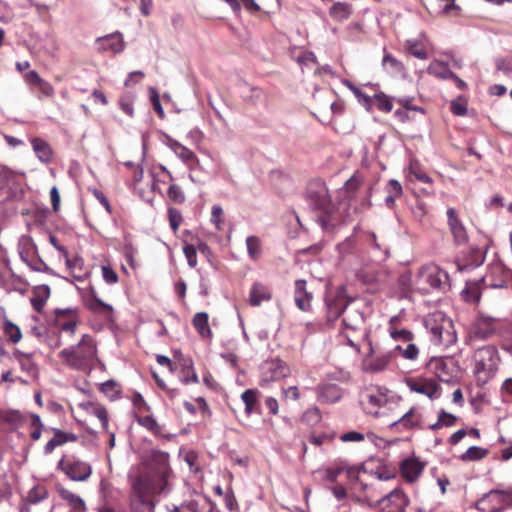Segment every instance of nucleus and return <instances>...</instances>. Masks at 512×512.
Returning a JSON list of instances; mask_svg holds the SVG:
<instances>
[{
    "mask_svg": "<svg viewBox=\"0 0 512 512\" xmlns=\"http://www.w3.org/2000/svg\"><path fill=\"white\" fill-rule=\"evenodd\" d=\"M134 100H135V95L133 93L123 94L119 99L120 108L129 117L134 116V108H133Z\"/></svg>",
    "mask_w": 512,
    "mask_h": 512,
    "instance_id": "obj_48",
    "label": "nucleus"
},
{
    "mask_svg": "<svg viewBox=\"0 0 512 512\" xmlns=\"http://www.w3.org/2000/svg\"><path fill=\"white\" fill-rule=\"evenodd\" d=\"M17 174L7 167H0V189H5L16 180Z\"/></svg>",
    "mask_w": 512,
    "mask_h": 512,
    "instance_id": "obj_52",
    "label": "nucleus"
},
{
    "mask_svg": "<svg viewBox=\"0 0 512 512\" xmlns=\"http://www.w3.org/2000/svg\"><path fill=\"white\" fill-rule=\"evenodd\" d=\"M424 326L431 335V341L438 346L448 347L456 341L452 331V322L441 312H435L424 318Z\"/></svg>",
    "mask_w": 512,
    "mask_h": 512,
    "instance_id": "obj_6",
    "label": "nucleus"
},
{
    "mask_svg": "<svg viewBox=\"0 0 512 512\" xmlns=\"http://www.w3.org/2000/svg\"><path fill=\"white\" fill-rule=\"evenodd\" d=\"M485 259V255L482 250L473 248L470 251L469 257L465 262L457 261V269L460 272H466L474 268L479 267Z\"/></svg>",
    "mask_w": 512,
    "mask_h": 512,
    "instance_id": "obj_29",
    "label": "nucleus"
},
{
    "mask_svg": "<svg viewBox=\"0 0 512 512\" xmlns=\"http://www.w3.org/2000/svg\"><path fill=\"white\" fill-rule=\"evenodd\" d=\"M138 423L151 431L153 434L161 435L162 428L152 416H144L138 419Z\"/></svg>",
    "mask_w": 512,
    "mask_h": 512,
    "instance_id": "obj_49",
    "label": "nucleus"
},
{
    "mask_svg": "<svg viewBox=\"0 0 512 512\" xmlns=\"http://www.w3.org/2000/svg\"><path fill=\"white\" fill-rule=\"evenodd\" d=\"M427 71L429 74L440 79H450V77H455V74L449 69L448 64L439 60L432 61L429 64Z\"/></svg>",
    "mask_w": 512,
    "mask_h": 512,
    "instance_id": "obj_33",
    "label": "nucleus"
},
{
    "mask_svg": "<svg viewBox=\"0 0 512 512\" xmlns=\"http://www.w3.org/2000/svg\"><path fill=\"white\" fill-rule=\"evenodd\" d=\"M362 179L358 174H354L350 179L345 182L343 187V194L349 198H354L355 193L361 189Z\"/></svg>",
    "mask_w": 512,
    "mask_h": 512,
    "instance_id": "obj_42",
    "label": "nucleus"
},
{
    "mask_svg": "<svg viewBox=\"0 0 512 512\" xmlns=\"http://www.w3.org/2000/svg\"><path fill=\"white\" fill-rule=\"evenodd\" d=\"M246 247L249 257L257 260L261 255V241L256 236H248L246 238Z\"/></svg>",
    "mask_w": 512,
    "mask_h": 512,
    "instance_id": "obj_44",
    "label": "nucleus"
},
{
    "mask_svg": "<svg viewBox=\"0 0 512 512\" xmlns=\"http://www.w3.org/2000/svg\"><path fill=\"white\" fill-rule=\"evenodd\" d=\"M51 430L54 432V437L50 439L44 447V453L47 455L51 454L56 447L76 440L74 434H67L58 428H52Z\"/></svg>",
    "mask_w": 512,
    "mask_h": 512,
    "instance_id": "obj_28",
    "label": "nucleus"
},
{
    "mask_svg": "<svg viewBox=\"0 0 512 512\" xmlns=\"http://www.w3.org/2000/svg\"><path fill=\"white\" fill-rule=\"evenodd\" d=\"M487 454V449L478 446H471L461 455V459L463 461H477L483 459Z\"/></svg>",
    "mask_w": 512,
    "mask_h": 512,
    "instance_id": "obj_45",
    "label": "nucleus"
},
{
    "mask_svg": "<svg viewBox=\"0 0 512 512\" xmlns=\"http://www.w3.org/2000/svg\"><path fill=\"white\" fill-rule=\"evenodd\" d=\"M495 64L498 71H502L505 74H512V59L498 58L496 59Z\"/></svg>",
    "mask_w": 512,
    "mask_h": 512,
    "instance_id": "obj_64",
    "label": "nucleus"
},
{
    "mask_svg": "<svg viewBox=\"0 0 512 512\" xmlns=\"http://www.w3.org/2000/svg\"><path fill=\"white\" fill-rule=\"evenodd\" d=\"M272 297V292L269 286L261 283H253L249 293V303L251 306H260L263 302L269 301Z\"/></svg>",
    "mask_w": 512,
    "mask_h": 512,
    "instance_id": "obj_24",
    "label": "nucleus"
},
{
    "mask_svg": "<svg viewBox=\"0 0 512 512\" xmlns=\"http://www.w3.org/2000/svg\"><path fill=\"white\" fill-rule=\"evenodd\" d=\"M387 421L388 427L396 432H404L415 428H422V413L419 408L412 407L402 415L391 414Z\"/></svg>",
    "mask_w": 512,
    "mask_h": 512,
    "instance_id": "obj_10",
    "label": "nucleus"
},
{
    "mask_svg": "<svg viewBox=\"0 0 512 512\" xmlns=\"http://www.w3.org/2000/svg\"><path fill=\"white\" fill-rule=\"evenodd\" d=\"M18 253L22 261L29 260L36 253V247L31 237L23 235L18 241Z\"/></svg>",
    "mask_w": 512,
    "mask_h": 512,
    "instance_id": "obj_34",
    "label": "nucleus"
},
{
    "mask_svg": "<svg viewBox=\"0 0 512 512\" xmlns=\"http://www.w3.org/2000/svg\"><path fill=\"white\" fill-rule=\"evenodd\" d=\"M167 196L169 200L177 204H182L186 199L183 190L176 184H171L169 186Z\"/></svg>",
    "mask_w": 512,
    "mask_h": 512,
    "instance_id": "obj_54",
    "label": "nucleus"
},
{
    "mask_svg": "<svg viewBox=\"0 0 512 512\" xmlns=\"http://www.w3.org/2000/svg\"><path fill=\"white\" fill-rule=\"evenodd\" d=\"M398 400L391 391L379 386L368 387L360 394L364 412L374 417L390 418L398 406Z\"/></svg>",
    "mask_w": 512,
    "mask_h": 512,
    "instance_id": "obj_3",
    "label": "nucleus"
},
{
    "mask_svg": "<svg viewBox=\"0 0 512 512\" xmlns=\"http://www.w3.org/2000/svg\"><path fill=\"white\" fill-rule=\"evenodd\" d=\"M208 314L206 312H198L193 317V325L197 332L203 338H210L212 331L208 324Z\"/></svg>",
    "mask_w": 512,
    "mask_h": 512,
    "instance_id": "obj_35",
    "label": "nucleus"
},
{
    "mask_svg": "<svg viewBox=\"0 0 512 512\" xmlns=\"http://www.w3.org/2000/svg\"><path fill=\"white\" fill-rule=\"evenodd\" d=\"M88 307L90 310L95 312H99L101 309L107 310L109 312L113 310L111 305L104 303L97 297H93V299L88 302Z\"/></svg>",
    "mask_w": 512,
    "mask_h": 512,
    "instance_id": "obj_63",
    "label": "nucleus"
},
{
    "mask_svg": "<svg viewBox=\"0 0 512 512\" xmlns=\"http://www.w3.org/2000/svg\"><path fill=\"white\" fill-rule=\"evenodd\" d=\"M85 408L88 413L96 416L99 419V421L101 422V426L104 430L108 429V415L104 406L97 403L88 402L87 404H85Z\"/></svg>",
    "mask_w": 512,
    "mask_h": 512,
    "instance_id": "obj_39",
    "label": "nucleus"
},
{
    "mask_svg": "<svg viewBox=\"0 0 512 512\" xmlns=\"http://www.w3.org/2000/svg\"><path fill=\"white\" fill-rule=\"evenodd\" d=\"M425 35L421 34L420 39H408L405 42L406 50L414 57L425 60L428 58L426 46L424 43Z\"/></svg>",
    "mask_w": 512,
    "mask_h": 512,
    "instance_id": "obj_30",
    "label": "nucleus"
},
{
    "mask_svg": "<svg viewBox=\"0 0 512 512\" xmlns=\"http://www.w3.org/2000/svg\"><path fill=\"white\" fill-rule=\"evenodd\" d=\"M512 504V490H492L485 494L476 504L481 512H501Z\"/></svg>",
    "mask_w": 512,
    "mask_h": 512,
    "instance_id": "obj_12",
    "label": "nucleus"
},
{
    "mask_svg": "<svg viewBox=\"0 0 512 512\" xmlns=\"http://www.w3.org/2000/svg\"><path fill=\"white\" fill-rule=\"evenodd\" d=\"M509 271L501 262H493L489 265L488 272L480 278L479 283L490 288H505L508 285Z\"/></svg>",
    "mask_w": 512,
    "mask_h": 512,
    "instance_id": "obj_14",
    "label": "nucleus"
},
{
    "mask_svg": "<svg viewBox=\"0 0 512 512\" xmlns=\"http://www.w3.org/2000/svg\"><path fill=\"white\" fill-rule=\"evenodd\" d=\"M401 473L409 481H415L422 473L424 464L416 458H408L401 463Z\"/></svg>",
    "mask_w": 512,
    "mask_h": 512,
    "instance_id": "obj_25",
    "label": "nucleus"
},
{
    "mask_svg": "<svg viewBox=\"0 0 512 512\" xmlns=\"http://www.w3.org/2000/svg\"><path fill=\"white\" fill-rule=\"evenodd\" d=\"M31 418V428L33 429L30 433V437L33 441H37L41 438L42 430L44 428V424L41 421V418L38 414L30 413Z\"/></svg>",
    "mask_w": 512,
    "mask_h": 512,
    "instance_id": "obj_47",
    "label": "nucleus"
},
{
    "mask_svg": "<svg viewBox=\"0 0 512 512\" xmlns=\"http://www.w3.org/2000/svg\"><path fill=\"white\" fill-rule=\"evenodd\" d=\"M163 143L172 150V152L187 166L188 169L192 170L199 165V159L196 154L179 141L165 134Z\"/></svg>",
    "mask_w": 512,
    "mask_h": 512,
    "instance_id": "obj_15",
    "label": "nucleus"
},
{
    "mask_svg": "<svg viewBox=\"0 0 512 512\" xmlns=\"http://www.w3.org/2000/svg\"><path fill=\"white\" fill-rule=\"evenodd\" d=\"M149 94H150V101L152 103V106L154 108V110L156 111V113L158 114V116L160 118H164L165 117V113H164V110L162 108V105L160 103V97H159V94L157 92V90L153 87H150L149 88Z\"/></svg>",
    "mask_w": 512,
    "mask_h": 512,
    "instance_id": "obj_57",
    "label": "nucleus"
},
{
    "mask_svg": "<svg viewBox=\"0 0 512 512\" xmlns=\"http://www.w3.org/2000/svg\"><path fill=\"white\" fill-rule=\"evenodd\" d=\"M390 359V353H385L376 357L366 358L364 362L365 368L366 370L374 373L383 371L390 362Z\"/></svg>",
    "mask_w": 512,
    "mask_h": 512,
    "instance_id": "obj_32",
    "label": "nucleus"
},
{
    "mask_svg": "<svg viewBox=\"0 0 512 512\" xmlns=\"http://www.w3.org/2000/svg\"><path fill=\"white\" fill-rule=\"evenodd\" d=\"M318 400L322 403L332 404L342 397V389L336 384L323 383L316 388Z\"/></svg>",
    "mask_w": 512,
    "mask_h": 512,
    "instance_id": "obj_22",
    "label": "nucleus"
},
{
    "mask_svg": "<svg viewBox=\"0 0 512 512\" xmlns=\"http://www.w3.org/2000/svg\"><path fill=\"white\" fill-rule=\"evenodd\" d=\"M184 255L187 259L188 265L191 268L196 267L197 265V250L193 245H186L183 248Z\"/></svg>",
    "mask_w": 512,
    "mask_h": 512,
    "instance_id": "obj_61",
    "label": "nucleus"
},
{
    "mask_svg": "<svg viewBox=\"0 0 512 512\" xmlns=\"http://www.w3.org/2000/svg\"><path fill=\"white\" fill-rule=\"evenodd\" d=\"M267 372H270L271 380H279L289 374V368L286 363L281 360H272L265 365Z\"/></svg>",
    "mask_w": 512,
    "mask_h": 512,
    "instance_id": "obj_31",
    "label": "nucleus"
},
{
    "mask_svg": "<svg viewBox=\"0 0 512 512\" xmlns=\"http://www.w3.org/2000/svg\"><path fill=\"white\" fill-rule=\"evenodd\" d=\"M366 336L363 330H359L357 332H353L351 330L344 329L341 332V343L347 344L353 347L356 351H359V342Z\"/></svg>",
    "mask_w": 512,
    "mask_h": 512,
    "instance_id": "obj_38",
    "label": "nucleus"
},
{
    "mask_svg": "<svg viewBox=\"0 0 512 512\" xmlns=\"http://www.w3.org/2000/svg\"><path fill=\"white\" fill-rule=\"evenodd\" d=\"M372 105H375L379 110L384 112H390L393 108L391 100L383 93L375 94L373 96Z\"/></svg>",
    "mask_w": 512,
    "mask_h": 512,
    "instance_id": "obj_51",
    "label": "nucleus"
},
{
    "mask_svg": "<svg viewBox=\"0 0 512 512\" xmlns=\"http://www.w3.org/2000/svg\"><path fill=\"white\" fill-rule=\"evenodd\" d=\"M23 262L26 263L32 270L37 272L48 270V266L45 264V262L35 254L32 257H29V260Z\"/></svg>",
    "mask_w": 512,
    "mask_h": 512,
    "instance_id": "obj_58",
    "label": "nucleus"
},
{
    "mask_svg": "<svg viewBox=\"0 0 512 512\" xmlns=\"http://www.w3.org/2000/svg\"><path fill=\"white\" fill-rule=\"evenodd\" d=\"M407 386L412 392L423 394L431 400L439 398L441 394L439 384L432 378L409 379Z\"/></svg>",
    "mask_w": 512,
    "mask_h": 512,
    "instance_id": "obj_17",
    "label": "nucleus"
},
{
    "mask_svg": "<svg viewBox=\"0 0 512 512\" xmlns=\"http://www.w3.org/2000/svg\"><path fill=\"white\" fill-rule=\"evenodd\" d=\"M448 225L453 235L454 241L457 245H463L468 240L466 229L458 218L456 210L454 208H448L447 210Z\"/></svg>",
    "mask_w": 512,
    "mask_h": 512,
    "instance_id": "obj_20",
    "label": "nucleus"
},
{
    "mask_svg": "<svg viewBox=\"0 0 512 512\" xmlns=\"http://www.w3.org/2000/svg\"><path fill=\"white\" fill-rule=\"evenodd\" d=\"M97 49L100 52L120 53L124 50V41L120 33H112L96 40Z\"/></svg>",
    "mask_w": 512,
    "mask_h": 512,
    "instance_id": "obj_19",
    "label": "nucleus"
},
{
    "mask_svg": "<svg viewBox=\"0 0 512 512\" xmlns=\"http://www.w3.org/2000/svg\"><path fill=\"white\" fill-rule=\"evenodd\" d=\"M350 301L347 300L345 290L339 288L335 293L328 294L326 297V312L328 322H333L339 316H342L345 308Z\"/></svg>",
    "mask_w": 512,
    "mask_h": 512,
    "instance_id": "obj_16",
    "label": "nucleus"
},
{
    "mask_svg": "<svg viewBox=\"0 0 512 512\" xmlns=\"http://www.w3.org/2000/svg\"><path fill=\"white\" fill-rule=\"evenodd\" d=\"M355 244L354 236L347 237L343 242L337 245V250L341 256H345L350 253Z\"/></svg>",
    "mask_w": 512,
    "mask_h": 512,
    "instance_id": "obj_62",
    "label": "nucleus"
},
{
    "mask_svg": "<svg viewBox=\"0 0 512 512\" xmlns=\"http://www.w3.org/2000/svg\"><path fill=\"white\" fill-rule=\"evenodd\" d=\"M382 66L391 75L402 74L405 70L403 63L389 53L384 54Z\"/></svg>",
    "mask_w": 512,
    "mask_h": 512,
    "instance_id": "obj_37",
    "label": "nucleus"
},
{
    "mask_svg": "<svg viewBox=\"0 0 512 512\" xmlns=\"http://www.w3.org/2000/svg\"><path fill=\"white\" fill-rule=\"evenodd\" d=\"M11 358L15 360L21 368V371L26 373V375L30 379H35L38 376V367L33 360V355L31 353H24L18 349H16Z\"/></svg>",
    "mask_w": 512,
    "mask_h": 512,
    "instance_id": "obj_21",
    "label": "nucleus"
},
{
    "mask_svg": "<svg viewBox=\"0 0 512 512\" xmlns=\"http://www.w3.org/2000/svg\"><path fill=\"white\" fill-rule=\"evenodd\" d=\"M0 421L8 424L11 429L15 430L25 423L26 417L19 410L0 408Z\"/></svg>",
    "mask_w": 512,
    "mask_h": 512,
    "instance_id": "obj_27",
    "label": "nucleus"
},
{
    "mask_svg": "<svg viewBox=\"0 0 512 512\" xmlns=\"http://www.w3.org/2000/svg\"><path fill=\"white\" fill-rule=\"evenodd\" d=\"M294 300L296 306L302 311H308L311 307L312 294L306 289V281L299 279L295 281Z\"/></svg>",
    "mask_w": 512,
    "mask_h": 512,
    "instance_id": "obj_23",
    "label": "nucleus"
},
{
    "mask_svg": "<svg viewBox=\"0 0 512 512\" xmlns=\"http://www.w3.org/2000/svg\"><path fill=\"white\" fill-rule=\"evenodd\" d=\"M500 328V320L484 313H478L468 330V341L473 344L477 341L490 339L496 335Z\"/></svg>",
    "mask_w": 512,
    "mask_h": 512,
    "instance_id": "obj_7",
    "label": "nucleus"
},
{
    "mask_svg": "<svg viewBox=\"0 0 512 512\" xmlns=\"http://www.w3.org/2000/svg\"><path fill=\"white\" fill-rule=\"evenodd\" d=\"M2 330L8 340L14 344L18 343L22 339V332L20 328L7 318L3 321Z\"/></svg>",
    "mask_w": 512,
    "mask_h": 512,
    "instance_id": "obj_40",
    "label": "nucleus"
},
{
    "mask_svg": "<svg viewBox=\"0 0 512 512\" xmlns=\"http://www.w3.org/2000/svg\"><path fill=\"white\" fill-rule=\"evenodd\" d=\"M168 217L170 227L174 232H176L183 220L181 212L178 209L171 207L168 209Z\"/></svg>",
    "mask_w": 512,
    "mask_h": 512,
    "instance_id": "obj_56",
    "label": "nucleus"
},
{
    "mask_svg": "<svg viewBox=\"0 0 512 512\" xmlns=\"http://www.w3.org/2000/svg\"><path fill=\"white\" fill-rule=\"evenodd\" d=\"M433 367L435 370V374L440 381L448 382L450 379V374L447 371V363L443 359H437L433 363Z\"/></svg>",
    "mask_w": 512,
    "mask_h": 512,
    "instance_id": "obj_53",
    "label": "nucleus"
},
{
    "mask_svg": "<svg viewBox=\"0 0 512 512\" xmlns=\"http://www.w3.org/2000/svg\"><path fill=\"white\" fill-rule=\"evenodd\" d=\"M32 149L38 160L44 164L50 163L52 160L53 150L49 143L39 137L31 139Z\"/></svg>",
    "mask_w": 512,
    "mask_h": 512,
    "instance_id": "obj_26",
    "label": "nucleus"
},
{
    "mask_svg": "<svg viewBox=\"0 0 512 512\" xmlns=\"http://www.w3.org/2000/svg\"><path fill=\"white\" fill-rule=\"evenodd\" d=\"M478 285V282H467V286L463 290V295L466 301L478 302L480 300V291Z\"/></svg>",
    "mask_w": 512,
    "mask_h": 512,
    "instance_id": "obj_50",
    "label": "nucleus"
},
{
    "mask_svg": "<svg viewBox=\"0 0 512 512\" xmlns=\"http://www.w3.org/2000/svg\"><path fill=\"white\" fill-rule=\"evenodd\" d=\"M363 503L371 509L380 507L383 512H404L409 504V499L401 489L396 488L375 502L365 499Z\"/></svg>",
    "mask_w": 512,
    "mask_h": 512,
    "instance_id": "obj_9",
    "label": "nucleus"
},
{
    "mask_svg": "<svg viewBox=\"0 0 512 512\" xmlns=\"http://www.w3.org/2000/svg\"><path fill=\"white\" fill-rule=\"evenodd\" d=\"M258 391L255 389H247L242 395L241 399L245 404V412L247 415H251L256 411Z\"/></svg>",
    "mask_w": 512,
    "mask_h": 512,
    "instance_id": "obj_41",
    "label": "nucleus"
},
{
    "mask_svg": "<svg viewBox=\"0 0 512 512\" xmlns=\"http://www.w3.org/2000/svg\"><path fill=\"white\" fill-rule=\"evenodd\" d=\"M172 476L167 452L152 450L143 456L141 463L133 465L127 474L131 512H154L151 497L168 494L172 489Z\"/></svg>",
    "mask_w": 512,
    "mask_h": 512,
    "instance_id": "obj_1",
    "label": "nucleus"
},
{
    "mask_svg": "<svg viewBox=\"0 0 512 512\" xmlns=\"http://www.w3.org/2000/svg\"><path fill=\"white\" fill-rule=\"evenodd\" d=\"M305 199L312 210L318 211L322 214L318 216V222L322 228L327 229L330 225H333L330 217L333 206L329 197L328 189L323 182H311L307 187Z\"/></svg>",
    "mask_w": 512,
    "mask_h": 512,
    "instance_id": "obj_4",
    "label": "nucleus"
},
{
    "mask_svg": "<svg viewBox=\"0 0 512 512\" xmlns=\"http://www.w3.org/2000/svg\"><path fill=\"white\" fill-rule=\"evenodd\" d=\"M475 373L479 378L486 381L492 377L497 370L499 357L495 346L485 345L478 348L474 354Z\"/></svg>",
    "mask_w": 512,
    "mask_h": 512,
    "instance_id": "obj_8",
    "label": "nucleus"
},
{
    "mask_svg": "<svg viewBox=\"0 0 512 512\" xmlns=\"http://www.w3.org/2000/svg\"><path fill=\"white\" fill-rule=\"evenodd\" d=\"M344 329L357 332L363 330L364 314L358 303L350 301L342 314Z\"/></svg>",
    "mask_w": 512,
    "mask_h": 512,
    "instance_id": "obj_18",
    "label": "nucleus"
},
{
    "mask_svg": "<svg viewBox=\"0 0 512 512\" xmlns=\"http://www.w3.org/2000/svg\"><path fill=\"white\" fill-rule=\"evenodd\" d=\"M58 469L70 480L76 482H85L92 474L91 465L75 457L62 458L58 462Z\"/></svg>",
    "mask_w": 512,
    "mask_h": 512,
    "instance_id": "obj_11",
    "label": "nucleus"
},
{
    "mask_svg": "<svg viewBox=\"0 0 512 512\" xmlns=\"http://www.w3.org/2000/svg\"><path fill=\"white\" fill-rule=\"evenodd\" d=\"M448 273L434 264L423 266L414 282L413 287L415 290L422 294H428L433 290H445L449 286Z\"/></svg>",
    "mask_w": 512,
    "mask_h": 512,
    "instance_id": "obj_5",
    "label": "nucleus"
},
{
    "mask_svg": "<svg viewBox=\"0 0 512 512\" xmlns=\"http://www.w3.org/2000/svg\"><path fill=\"white\" fill-rule=\"evenodd\" d=\"M446 411L441 410L436 423L429 426L431 430H438L442 427L453 426L456 422V417H450V422H445Z\"/></svg>",
    "mask_w": 512,
    "mask_h": 512,
    "instance_id": "obj_60",
    "label": "nucleus"
},
{
    "mask_svg": "<svg viewBox=\"0 0 512 512\" xmlns=\"http://www.w3.org/2000/svg\"><path fill=\"white\" fill-rule=\"evenodd\" d=\"M211 222L215 225L218 231H221L224 226L223 209L220 205H213L211 209Z\"/></svg>",
    "mask_w": 512,
    "mask_h": 512,
    "instance_id": "obj_55",
    "label": "nucleus"
},
{
    "mask_svg": "<svg viewBox=\"0 0 512 512\" xmlns=\"http://www.w3.org/2000/svg\"><path fill=\"white\" fill-rule=\"evenodd\" d=\"M394 351L399 352V354L407 360H415L419 354V349L416 347V345L410 342H407L405 347L402 345H396Z\"/></svg>",
    "mask_w": 512,
    "mask_h": 512,
    "instance_id": "obj_46",
    "label": "nucleus"
},
{
    "mask_svg": "<svg viewBox=\"0 0 512 512\" xmlns=\"http://www.w3.org/2000/svg\"><path fill=\"white\" fill-rule=\"evenodd\" d=\"M38 296L31 298V304L37 312H41L46 300L50 295V288L47 285H43L38 288Z\"/></svg>",
    "mask_w": 512,
    "mask_h": 512,
    "instance_id": "obj_43",
    "label": "nucleus"
},
{
    "mask_svg": "<svg viewBox=\"0 0 512 512\" xmlns=\"http://www.w3.org/2000/svg\"><path fill=\"white\" fill-rule=\"evenodd\" d=\"M80 323L78 308H57L54 311V326L62 333L74 336Z\"/></svg>",
    "mask_w": 512,
    "mask_h": 512,
    "instance_id": "obj_13",
    "label": "nucleus"
},
{
    "mask_svg": "<svg viewBox=\"0 0 512 512\" xmlns=\"http://www.w3.org/2000/svg\"><path fill=\"white\" fill-rule=\"evenodd\" d=\"M438 5L437 11L443 14H450L453 10H459L455 4V0H436Z\"/></svg>",
    "mask_w": 512,
    "mask_h": 512,
    "instance_id": "obj_59",
    "label": "nucleus"
},
{
    "mask_svg": "<svg viewBox=\"0 0 512 512\" xmlns=\"http://www.w3.org/2000/svg\"><path fill=\"white\" fill-rule=\"evenodd\" d=\"M351 13V5L346 2H336L331 6L329 10L330 16L336 21L347 20Z\"/></svg>",
    "mask_w": 512,
    "mask_h": 512,
    "instance_id": "obj_36",
    "label": "nucleus"
},
{
    "mask_svg": "<svg viewBox=\"0 0 512 512\" xmlns=\"http://www.w3.org/2000/svg\"><path fill=\"white\" fill-rule=\"evenodd\" d=\"M58 356L71 369L86 372L97 361V347L92 336L84 334L77 344L62 349Z\"/></svg>",
    "mask_w": 512,
    "mask_h": 512,
    "instance_id": "obj_2",
    "label": "nucleus"
}]
</instances>
